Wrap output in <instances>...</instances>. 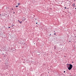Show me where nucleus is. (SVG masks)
Listing matches in <instances>:
<instances>
[{
    "label": "nucleus",
    "mask_w": 76,
    "mask_h": 76,
    "mask_svg": "<svg viewBox=\"0 0 76 76\" xmlns=\"http://www.w3.org/2000/svg\"><path fill=\"white\" fill-rule=\"evenodd\" d=\"M73 68V65L71 64H69V66L68 68V69L70 70Z\"/></svg>",
    "instance_id": "1"
},
{
    "label": "nucleus",
    "mask_w": 76,
    "mask_h": 76,
    "mask_svg": "<svg viewBox=\"0 0 76 76\" xmlns=\"http://www.w3.org/2000/svg\"><path fill=\"white\" fill-rule=\"evenodd\" d=\"M25 20H26L25 18V17H23L22 18V21H23V22H25Z\"/></svg>",
    "instance_id": "2"
},
{
    "label": "nucleus",
    "mask_w": 76,
    "mask_h": 76,
    "mask_svg": "<svg viewBox=\"0 0 76 76\" xmlns=\"http://www.w3.org/2000/svg\"><path fill=\"white\" fill-rule=\"evenodd\" d=\"M19 23H22V21H19Z\"/></svg>",
    "instance_id": "3"
},
{
    "label": "nucleus",
    "mask_w": 76,
    "mask_h": 76,
    "mask_svg": "<svg viewBox=\"0 0 76 76\" xmlns=\"http://www.w3.org/2000/svg\"><path fill=\"white\" fill-rule=\"evenodd\" d=\"M70 64H67V66H69V65L70 66Z\"/></svg>",
    "instance_id": "4"
},
{
    "label": "nucleus",
    "mask_w": 76,
    "mask_h": 76,
    "mask_svg": "<svg viewBox=\"0 0 76 76\" xmlns=\"http://www.w3.org/2000/svg\"><path fill=\"white\" fill-rule=\"evenodd\" d=\"M54 34L55 35H56V33H55Z\"/></svg>",
    "instance_id": "5"
},
{
    "label": "nucleus",
    "mask_w": 76,
    "mask_h": 76,
    "mask_svg": "<svg viewBox=\"0 0 76 76\" xmlns=\"http://www.w3.org/2000/svg\"><path fill=\"white\" fill-rule=\"evenodd\" d=\"M18 7V5H17L15 7Z\"/></svg>",
    "instance_id": "6"
},
{
    "label": "nucleus",
    "mask_w": 76,
    "mask_h": 76,
    "mask_svg": "<svg viewBox=\"0 0 76 76\" xmlns=\"http://www.w3.org/2000/svg\"><path fill=\"white\" fill-rule=\"evenodd\" d=\"M18 22H20V21H19V20H18Z\"/></svg>",
    "instance_id": "7"
},
{
    "label": "nucleus",
    "mask_w": 76,
    "mask_h": 76,
    "mask_svg": "<svg viewBox=\"0 0 76 76\" xmlns=\"http://www.w3.org/2000/svg\"><path fill=\"white\" fill-rule=\"evenodd\" d=\"M18 4V5H20V3H19Z\"/></svg>",
    "instance_id": "8"
},
{
    "label": "nucleus",
    "mask_w": 76,
    "mask_h": 76,
    "mask_svg": "<svg viewBox=\"0 0 76 76\" xmlns=\"http://www.w3.org/2000/svg\"><path fill=\"white\" fill-rule=\"evenodd\" d=\"M64 73H65V72H66V71H64Z\"/></svg>",
    "instance_id": "9"
},
{
    "label": "nucleus",
    "mask_w": 76,
    "mask_h": 76,
    "mask_svg": "<svg viewBox=\"0 0 76 76\" xmlns=\"http://www.w3.org/2000/svg\"><path fill=\"white\" fill-rule=\"evenodd\" d=\"M65 9H66V7H64Z\"/></svg>",
    "instance_id": "10"
},
{
    "label": "nucleus",
    "mask_w": 76,
    "mask_h": 76,
    "mask_svg": "<svg viewBox=\"0 0 76 76\" xmlns=\"http://www.w3.org/2000/svg\"><path fill=\"white\" fill-rule=\"evenodd\" d=\"M10 28V27H9V28Z\"/></svg>",
    "instance_id": "11"
},
{
    "label": "nucleus",
    "mask_w": 76,
    "mask_h": 76,
    "mask_svg": "<svg viewBox=\"0 0 76 76\" xmlns=\"http://www.w3.org/2000/svg\"><path fill=\"white\" fill-rule=\"evenodd\" d=\"M12 10H13V9H12Z\"/></svg>",
    "instance_id": "12"
},
{
    "label": "nucleus",
    "mask_w": 76,
    "mask_h": 76,
    "mask_svg": "<svg viewBox=\"0 0 76 76\" xmlns=\"http://www.w3.org/2000/svg\"><path fill=\"white\" fill-rule=\"evenodd\" d=\"M69 42H70V41H69Z\"/></svg>",
    "instance_id": "13"
},
{
    "label": "nucleus",
    "mask_w": 76,
    "mask_h": 76,
    "mask_svg": "<svg viewBox=\"0 0 76 76\" xmlns=\"http://www.w3.org/2000/svg\"><path fill=\"white\" fill-rule=\"evenodd\" d=\"M36 24H37V23H36Z\"/></svg>",
    "instance_id": "14"
},
{
    "label": "nucleus",
    "mask_w": 76,
    "mask_h": 76,
    "mask_svg": "<svg viewBox=\"0 0 76 76\" xmlns=\"http://www.w3.org/2000/svg\"><path fill=\"white\" fill-rule=\"evenodd\" d=\"M64 57H66V56H65Z\"/></svg>",
    "instance_id": "15"
},
{
    "label": "nucleus",
    "mask_w": 76,
    "mask_h": 76,
    "mask_svg": "<svg viewBox=\"0 0 76 76\" xmlns=\"http://www.w3.org/2000/svg\"><path fill=\"white\" fill-rule=\"evenodd\" d=\"M14 13H15V12H14Z\"/></svg>",
    "instance_id": "16"
},
{
    "label": "nucleus",
    "mask_w": 76,
    "mask_h": 76,
    "mask_svg": "<svg viewBox=\"0 0 76 76\" xmlns=\"http://www.w3.org/2000/svg\"><path fill=\"white\" fill-rule=\"evenodd\" d=\"M54 32H55V31H54Z\"/></svg>",
    "instance_id": "17"
},
{
    "label": "nucleus",
    "mask_w": 76,
    "mask_h": 76,
    "mask_svg": "<svg viewBox=\"0 0 76 76\" xmlns=\"http://www.w3.org/2000/svg\"><path fill=\"white\" fill-rule=\"evenodd\" d=\"M75 9H76V8H75Z\"/></svg>",
    "instance_id": "18"
},
{
    "label": "nucleus",
    "mask_w": 76,
    "mask_h": 76,
    "mask_svg": "<svg viewBox=\"0 0 76 76\" xmlns=\"http://www.w3.org/2000/svg\"><path fill=\"white\" fill-rule=\"evenodd\" d=\"M50 35H51V34H50Z\"/></svg>",
    "instance_id": "19"
},
{
    "label": "nucleus",
    "mask_w": 76,
    "mask_h": 76,
    "mask_svg": "<svg viewBox=\"0 0 76 76\" xmlns=\"http://www.w3.org/2000/svg\"><path fill=\"white\" fill-rule=\"evenodd\" d=\"M72 63H73V62H72Z\"/></svg>",
    "instance_id": "20"
},
{
    "label": "nucleus",
    "mask_w": 76,
    "mask_h": 76,
    "mask_svg": "<svg viewBox=\"0 0 76 76\" xmlns=\"http://www.w3.org/2000/svg\"><path fill=\"white\" fill-rule=\"evenodd\" d=\"M68 66H67V67H68Z\"/></svg>",
    "instance_id": "21"
}]
</instances>
